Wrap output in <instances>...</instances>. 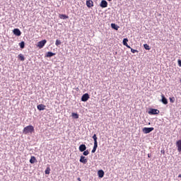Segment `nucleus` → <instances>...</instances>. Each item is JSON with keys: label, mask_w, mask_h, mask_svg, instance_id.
<instances>
[{"label": "nucleus", "mask_w": 181, "mask_h": 181, "mask_svg": "<svg viewBox=\"0 0 181 181\" xmlns=\"http://www.w3.org/2000/svg\"><path fill=\"white\" fill-rule=\"evenodd\" d=\"M89 153L90 152H88V150H85L83 153V155H84V156H87Z\"/></svg>", "instance_id": "nucleus-28"}, {"label": "nucleus", "mask_w": 181, "mask_h": 181, "mask_svg": "<svg viewBox=\"0 0 181 181\" xmlns=\"http://www.w3.org/2000/svg\"><path fill=\"white\" fill-rule=\"evenodd\" d=\"M72 117H74V118H75V119H77L78 118V114L72 113Z\"/></svg>", "instance_id": "nucleus-27"}, {"label": "nucleus", "mask_w": 181, "mask_h": 181, "mask_svg": "<svg viewBox=\"0 0 181 181\" xmlns=\"http://www.w3.org/2000/svg\"><path fill=\"white\" fill-rule=\"evenodd\" d=\"M86 6H88V8H93V6H94V2H93V0H87Z\"/></svg>", "instance_id": "nucleus-6"}, {"label": "nucleus", "mask_w": 181, "mask_h": 181, "mask_svg": "<svg viewBox=\"0 0 181 181\" xmlns=\"http://www.w3.org/2000/svg\"><path fill=\"white\" fill-rule=\"evenodd\" d=\"M93 141H94V144H98V142L97 141V134H94L93 136Z\"/></svg>", "instance_id": "nucleus-24"}, {"label": "nucleus", "mask_w": 181, "mask_h": 181, "mask_svg": "<svg viewBox=\"0 0 181 181\" xmlns=\"http://www.w3.org/2000/svg\"><path fill=\"white\" fill-rule=\"evenodd\" d=\"M161 103H163V104H164L165 105H166L168 104V99L165 97V95L162 94L161 95Z\"/></svg>", "instance_id": "nucleus-11"}, {"label": "nucleus", "mask_w": 181, "mask_h": 181, "mask_svg": "<svg viewBox=\"0 0 181 181\" xmlns=\"http://www.w3.org/2000/svg\"><path fill=\"white\" fill-rule=\"evenodd\" d=\"M60 19H69V16H66L65 14H59Z\"/></svg>", "instance_id": "nucleus-18"}, {"label": "nucleus", "mask_w": 181, "mask_h": 181, "mask_svg": "<svg viewBox=\"0 0 181 181\" xmlns=\"http://www.w3.org/2000/svg\"><path fill=\"white\" fill-rule=\"evenodd\" d=\"M45 175H50V168H47L45 171Z\"/></svg>", "instance_id": "nucleus-26"}, {"label": "nucleus", "mask_w": 181, "mask_h": 181, "mask_svg": "<svg viewBox=\"0 0 181 181\" xmlns=\"http://www.w3.org/2000/svg\"><path fill=\"white\" fill-rule=\"evenodd\" d=\"M87 149V146H86V144H81L79 146V151L80 152H84Z\"/></svg>", "instance_id": "nucleus-13"}, {"label": "nucleus", "mask_w": 181, "mask_h": 181, "mask_svg": "<svg viewBox=\"0 0 181 181\" xmlns=\"http://www.w3.org/2000/svg\"><path fill=\"white\" fill-rule=\"evenodd\" d=\"M35 162H37V160H36V157L35 156H31V158L30 159V163H35Z\"/></svg>", "instance_id": "nucleus-17"}, {"label": "nucleus", "mask_w": 181, "mask_h": 181, "mask_svg": "<svg viewBox=\"0 0 181 181\" xmlns=\"http://www.w3.org/2000/svg\"><path fill=\"white\" fill-rule=\"evenodd\" d=\"M170 103H175V98H170Z\"/></svg>", "instance_id": "nucleus-30"}, {"label": "nucleus", "mask_w": 181, "mask_h": 181, "mask_svg": "<svg viewBox=\"0 0 181 181\" xmlns=\"http://www.w3.org/2000/svg\"><path fill=\"white\" fill-rule=\"evenodd\" d=\"M176 146L177 148V151L181 153V139L180 140H178L177 142H176Z\"/></svg>", "instance_id": "nucleus-8"}, {"label": "nucleus", "mask_w": 181, "mask_h": 181, "mask_svg": "<svg viewBox=\"0 0 181 181\" xmlns=\"http://www.w3.org/2000/svg\"><path fill=\"white\" fill-rule=\"evenodd\" d=\"M89 98H90V95H88V93H85L81 97V101H83V103H86V101H88Z\"/></svg>", "instance_id": "nucleus-5"}, {"label": "nucleus", "mask_w": 181, "mask_h": 181, "mask_svg": "<svg viewBox=\"0 0 181 181\" xmlns=\"http://www.w3.org/2000/svg\"><path fill=\"white\" fill-rule=\"evenodd\" d=\"M47 42V41L46 40L38 42L37 45V47H39V49L43 48V47L46 45Z\"/></svg>", "instance_id": "nucleus-3"}, {"label": "nucleus", "mask_w": 181, "mask_h": 181, "mask_svg": "<svg viewBox=\"0 0 181 181\" xmlns=\"http://www.w3.org/2000/svg\"><path fill=\"white\" fill-rule=\"evenodd\" d=\"M18 59H20L21 62L25 61V57L22 54H18Z\"/></svg>", "instance_id": "nucleus-21"}, {"label": "nucleus", "mask_w": 181, "mask_h": 181, "mask_svg": "<svg viewBox=\"0 0 181 181\" xmlns=\"http://www.w3.org/2000/svg\"><path fill=\"white\" fill-rule=\"evenodd\" d=\"M13 33L16 35V36H21V35H22V33L21 32V30H19L18 28H15L13 30Z\"/></svg>", "instance_id": "nucleus-9"}, {"label": "nucleus", "mask_w": 181, "mask_h": 181, "mask_svg": "<svg viewBox=\"0 0 181 181\" xmlns=\"http://www.w3.org/2000/svg\"><path fill=\"white\" fill-rule=\"evenodd\" d=\"M107 1H112V0H107Z\"/></svg>", "instance_id": "nucleus-35"}, {"label": "nucleus", "mask_w": 181, "mask_h": 181, "mask_svg": "<svg viewBox=\"0 0 181 181\" xmlns=\"http://www.w3.org/2000/svg\"><path fill=\"white\" fill-rule=\"evenodd\" d=\"M178 177H181V174H180V175H178Z\"/></svg>", "instance_id": "nucleus-33"}, {"label": "nucleus", "mask_w": 181, "mask_h": 181, "mask_svg": "<svg viewBox=\"0 0 181 181\" xmlns=\"http://www.w3.org/2000/svg\"><path fill=\"white\" fill-rule=\"evenodd\" d=\"M56 54L55 53H53L52 52H48L47 53V57H52V56H54Z\"/></svg>", "instance_id": "nucleus-20"}, {"label": "nucleus", "mask_w": 181, "mask_h": 181, "mask_svg": "<svg viewBox=\"0 0 181 181\" xmlns=\"http://www.w3.org/2000/svg\"><path fill=\"white\" fill-rule=\"evenodd\" d=\"M111 28H112V29H115V30H118V29H119V26H117V25H115V23H112L111 24Z\"/></svg>", "instance_id": "nucleus-19"}, {"label": "nucleus", "mask_w": 181, "mask_h": 181, "mask_svg": "<svg viewBox=\"0 0 181 181\" xmlns=\"http://www.w3.org/2000/svg\"><path fill=\"white\" fill-rule=\"evenodd\" d=\"M130 49H131L132 53H138V50L137 49H134L132 48H130Z\"/></svg>", "instance_id": "nucleus-29"}, {"label": "nucleus", "mask_w": 181, "mask_h": 181, "mask_svg": "<svg viewBox=\"0 0 181 181\" xmlns=\"http://www.w3.org/2000/svg\"><path fill=\"white\" fill-rule=\"evenodd\" d=\"M34 131H35V127H33V126H32V125H29V126L24 127V129L23 130V133L25 135H28V134H32V132H33Z\"/></svg>", "instance_id": "nucleus-1"}, {"label": "nucleus", "mask_w": 181, "mask_h": 181, "mask_svg": "<svg viewBox=\"0 0 181 181\" xmlns=\"http://www.w3.org/2000/svg\"><path fill=\"white\" fill-rule=\"evenodd\" d=\"M144 47L146 50H151V47L148 44H144Z\"/></svg>", "instance_id": "nucleus-23"}, {"label": "nucleus", "mask_w": 181, "mask_h": 181, "mask_svg": "<svg viewBox=\"0 0 181 181\" xmlns=\"http://www.w3.org/2000/svg\"><path fill=\"white\" fill-rule=\"evenodd\" d=\"M153 127H144L143 128L142 131L144 134H150V132H152L153 131Z\"/></svg>", "instance_id": "nucleus-2"}, {"label": "nucleus", "mask_w": 181, "mask_h": 181, "mask_svg": "<svg viewBox=\"0 0 181 181\" xmlns=\"http://www.w3.org/2000/svg\"><path fill=\"white\" fill-rule=\"evenodd\" d=\"M79 161L81 162V163H83L84 165H86V163H87L88 162V160L86 158V156H81Z\"/></svg>", "instance_id": "nucleus-12"}, {"label": "nucleus", "mask_w": 181, "mask_h": 181, "mask_svg": "<svg viewBox=\"0 0 181 181\" xmlns=\"http://www.w3.org/2000/svg\"><path fill=\"white\" fill-rule=\"evenodd\" d=\"M148 114L150 115H157L159 114V110L158 109H150Z\"/></svg>", "instance_id": "nucleus-4"}, {"label": "nucleus", "mask_w": 181, "mask_h": 181, "mask_svg": "<svg viewBox=\"0 0 181 181\" xmlns=\"http://www.w3.org/2000/svg\"><path fill=\"white\" fill-rule=\"evenodd\" d=\"M19 46L21 49H25V42L22 41L19 43Z\"/></svg>", "instance_id": "nucleus-22"}, {"label": "nucleus", "mask_w": 181, "mask_h": 181, "mask_svg": "<svg viewBox=\"0 0 181 181\" xmlns=\"http://www.w3.org/2000/svg\"><path fill=\"white\" fill-rule=\"evenodd\" d=\"M100 6L101 8H107V6H108V2H107L105 0H102Z\"/></svg>", "instance_id": "nucleus-7"}, {"label": "nucleus", "mask_w": 181, "mask_h": 181, "mask_svg": "<svg viewBox=\"0 0 181 181\" xmlns=\"http://www.w3.org/2000/svg\"><path fill=\"white\" fill-rule=\"evenodd\" d=\"M78 181H81V180L80 178H78Z\"/></svg>", "instance_id": "nucleus-34"}, {"label": "nucleus", "mask_w": 181, "mask_h": 181, "mask_svg": "<svg viewBox=\"0 0 181 181\" xmlns=\"http://www.w3.org/2000/svg\"><path fill=\"white\" fill-rule=\"evenodd\" d=\"M123 45L124 46H126V47H128V49H131V46L128 45V38H124L123 40Z\"/></svg>", "instance_id": "nucleus-14"}, {"label": "nucleus", "mask_w": 181, "mask_h": 181, "mask_svg": "<svg viewBox=\"0 0 181 181\" xmlns=\"http://www.w3.org/2000/svg\"><path fill=\"white\" fill-rule=\"evenodd\" d=\"M148 158H151V154H148Z\"/></svg>", "instance_id": "nucleus-32"}, {"label": "nucleus", "mask_w": 181, "mask_h": 181, "mask_svg": "<svg viewBox=\"0 0 181 181\" xmlns=\"http://www.w3.org/2000/svg\"><path fill=\"white\" fill-rule=\"evenodd\" d=\"M97 148H98V144L94 143L93 148L91 153H95V151H97Z\"/></svg>", "instance_id": "nucleus-16"}, {"label": "nucleus", "mask_w": 181, "mask_h": 181, "mask_svg": "<svg viewBox=\"0 0 181 181\" xmlns=\"http://www.w3.org/2000/svg\"><path fill=\"white\" fill-rule=\"evenodd\" d=\"M55 45L56 46H60V45H62V41H60L59 40H57L55 42Z\"/></svg>", "instance_id": "nucleus-25"}, {"label": "nucleus", "mask_w": 181, "mask_h": 181, "mask_svg": "<svg viewBox=\"0 0 181 181\" xmlns=\"http://www.w3.org/2000/svg\"><path fill=\"white\" fill-rule=\"evenodd\" d=\"M37 110H39V111H43L46 109V105H43V104H40L37 106Z\"/></svg>", "instance_id": "nucleus-10"}, {"label": "nucleus", "mask_w": 181, "mask_h": 181, "mask_svg": "<svg viewBox=\"0 0 181 181\" xmlns=\"http://www.w3.org/2000/svg\"><path fill=\"white\" fill-rule=\"evenodd\" d=\"M98 177H104V170H100L98 171Z\"/></svg>", "instance_id": "nucleus-15"}, {"label": "nucleus", "mask_w": 181, "mask_h": 181, "mask_svg": "<svg viewBox=\"0 0 181 181\" xmlns=\"http://www.w3.org/2000/svg\"><path fill=\"white\" fill-rule=\"evenodd\" d=\"M178 66H180V67H181V60L180 59L178 60Z\"/></svg>", "instance_id": "nucleus-31"}]
</instances>
